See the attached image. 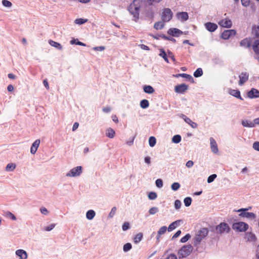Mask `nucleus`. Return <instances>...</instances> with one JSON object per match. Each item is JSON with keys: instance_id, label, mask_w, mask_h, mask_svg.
Instances as JSON below:
<instances>
[{"instance_id": "nucleus-1", "label": "nucleus", "mask_w": 259, "mask_h": 259, "mask_svg": "<svg viewBox=\"0 0 259 259\" xmlns=\"http://www.w3.org/2000/svg\"><path fill=\"white\" fill-rule=\"evenodd\" d=\"M208 233V229L207 228H202L198 231L196 236L193 239V244L196 247V249H198V246L200 244L201 241L204 239L207 235Z\"/></svg>"}, {"instance_id": "nucleus-2", "label": "nucleus", "mask_w": 259, "mask_h": 259, "mask_svg": "<svg viewBox=\"0 0 259 259\" xmlns=\"http://www.w3.org/2000/svg\"><path fill=\"white\" fill-rule=\"evenodd\" d=\"M137 0H134L128 7V10L130 13L133 16V20L137 22L139 19L140 5Z\"/></svg>"}, {"instance_id": "nucleus-3", "label": "nucleus", "mask_w": 259, "mask_h": 259, "mask_svg": "<svg viewBox=\"0 0 259 259\" xmlns=\"http://www.w3.org/2000/svg\"><path fill=\"white\" fill-rule=\"evenodd\" d=\"M193 250V247L191 245H187L183 246L178 252V256L179 258H184L188 256Z\"/></svg>"}, {"instance_id": "nucleus-4", "label": "nucleus", "mask_w": 259, "mask_h": 259, "mask_svg": "<svg viewBox=\"0 0 259 259\" xmlns=\"http://www.w3.org/2000/svg\"><path fill=\"white\" fill-rule=\"evenodd\" d=\"M248 224L242 222L234 223L232 225V229L236 232H245L248 229Z\"/></svg>"}, {"instance_id": "nucleus-5", "label": "nucleus", "mask_w": 259, "mask_h": 259, "mask_svg": "<svg viewBox=\"0 0 259 259\" xmlns=\"http://www.w3.org/2000/svg\"><path fill=\"white\" fill-rule=\"evenodd\" d=\"M215 230L218 233L221 234L228 233L230 231V228L227 223L223 222L215 227Z\"/></svg>"}, {"instance_id": "nucleus-6", "label": "nucleus", "mask_w": 259, "mask_h": 259, "mask_svg": "<svg viewBox=\"0 0 259 259\" xmlns=\"http://www.w3.org/2000/svg\"><path fill=\"white\" fill-rule=\"evenodd\" d=\"M173 13L169 8H164L161 14V18L163 22L169 21L172 17Z\"/></svg>"}, {"instance_id": "nucleus-7", "label": "nucleus", "mask_w": 259, "mask_h": 259, "mask_svg": "<svg viewBox=\"0 0 259 259\" xmlns=\"http://www.w3.org/2000/svg\"><path fill=\"white\" fill-rule=\"evenodd\" d=\"M251 209V207L247 208H240L237 210L238 212H241L239 214V216L242 217H245L248 219H254L256 218V215L253 212H246L247 210Z\"/></svg>"}, {"instance_id": "nucleus-8", "label": "nucleus", "mask_w": 259, "mask_h": 259, "mask_svg": "<svg viewBox=\"0 0 259 259\" xmlns=\"http://www.w3.org/2000/svg\"><path fill=\"white\" fill-rule=\"evenodd\" d=\"M82 173V167L78 166L70 169L68 172L66 174L68 177H75L80 175Z\"/></svg>"}, {"instance_id": "nucleus-9", "label": "nucleus", "mask_w": 259, "mask_h": 259, "mask_svg": "<svg viewBox=\"0 0 259 259\" xmlns=\"http://www.w3.org/2000/svg\"><path fill=\"white\" fill-rule=\"evenodd\" d=\"M236 32L234 29H229L225 30L221 35V37L224 39H228L233 36H235Z\"/></svg>"}, {"instance_id": "nucleus-10", "label": "nucleus", "mask_w": 259, "mask_h": 259, "mask_svg": "<svg viewBox=\"0 0 259 259\" xmlns=\"http://www.w3.org/2000/svg\"><path fill=\"white\" fill-rule=\"evenodd\" d=\"M188 89V86L185 83L175 86V91L177 93L184 94Z\"/></svg>"}, {"instance_id": "nucleus-11", "label": "nucleus", "mask_w": 259, "mask_h": 259, "mask_svg": "<svg viewBox=\"0 0 259 259\" xmlns=\"http://www.w3.org/2000/svg\"><path fill=\"white\" fill-rule=\"evenodd\" d=\"M167 33L174 37H178L182 34L183 32L180 29L176 28H171L167 31Z\"/></svg>"}, {"instance_id": "nucleus-12", "label": "nucleus", "mask_w": 259, "mask_h": 259, "mask_svg": "<svg viewBox=\"0 0 259 259\" xmlns=\"http://www.w3.org/2000/svg\"><path fill=\"white\" fill-rule=\"evenodd\" d=\"M209 140L211 151L213 153L217 154L219 152V149L215 140L212 137L210 138Z\"/></svg>"}, {"instance_id": "nucleus-13", "label": "nucleus", "mask_w": 259, "mask_h": 259, "mask_svg": "<svg viewBox=\"0 0 259 259\" xmlns=\"http://www.w3.org/2000/svg\"><path fill=\"white\" fill-rule=\"evenodd\" d=\"M247 96L250 99L259 97V91L254 88H252L248 93Z\"/></svg>"}, {"instance_id": "nucleus-14", "label": "nucleus", "mask_w": 259, "mask_h": 259, "mask_svg": "<svg viewBox=\"0 0 259 259\" xmlns=\"http://www.w3.org/2000/svg\"><path fill=\"white\" fill-rule=\"evenodd\" d=\"M205 28L209 32H212L218 28V25L214 23L207 22L204 24Z\"/></svg>"}, {"instance_id": "nucleus-15", "label": "nucleus", "mask_w": 259, "mask_h": 259, "mask_svg": "<svg viewBox=\"0 0 259 259\" xmlns=\"http://www.w3.org/2000/svg\"><path fill=\"white\" fill-rule=\"evenodd\" d=\"M228 93L230 95L239 99L241 100H243V99L240 96V92L238 90H234L232 89H229Z\"/></svg>"}, {"instance_id": "nucleus-16", "label": "nucleus", "mask_w": 259, "mask_h": 259, "mask_svg": "<svg viewBox=\"0 0 259 259\" xmlns=\"http://www.w3.org/2000/svg\"><path fill=\"white\" fill-rule=\"evenodd\" d=\"M219 24L223 27L230 28L232 26V23L230 20L225 19L220 21Z\"/></svg>"}, {"instance_id": "nucleus-17", "label": "nucleus", "mask_w": 259, "mask_h": 259, "mask_svg": "<svg viewBox=\"0 0 259 259\" xmlns=\"http://www.w3.org/2000/svg\"><path fill=\"white\" fill-rule=\"evenodd\" d=\"M251 39L250 38H246L242 39L240 42V46L244 47L245 48H248L250 47L251 45Z\"/></svg>"}, {"instance_id": "nucleus-18", "label": "nucleus", "mask_w": 259, "mask_h": 259, "mask_svg": "<svg viewBox=\"0 0 259 259\" xmlns=\"http://www.w3.org/2000/svg\"><path fill=\"white\" fill-rule=\"evenodd\" d=\"M177 16L181 21H187L189 18L188 13L185 12H179L177 13Z\"/></svg>"}, {"instance_id": "nucleus-19", "label": "nucleus", "mask_w": 259, "mask_h": 259, "mask_svg": "<svg viewBox=\"0 0 259 259\" xmlns=\"http://www.w3.org/2000/svg\"><path fill=\"white\" fill-rule=\"evenodd\" d=\"M248 74L247 72H242L239 76L240 80L239 84L240 85L243 84L248 79Z\"/></svg>"}, {"instance_id": "nucleus-20", "label": "nucleus", "mask_w": 259, "mask_h": 259, "mask_svg": "<svg viewBox=\"0 0 259 259\" xmlns=\"http://www.w3.org/2000/svg\"><path fill=\"white\" fill-rule=\"evenodd\" d=\"M16 254L20 259H27V254L26 252L23 249H18L16 251Z\"/></svg>"}, {"instance_id": "nucleus-21", "label": "nucleus", "mask_w": 259, "mask_h": 259, "mask_svg": "<svg viewBox=\"0 0 259 259\" xmlns=\"http://www.w3.org/2000/svg\"><path fill=\"white\" fill-rule=\"evenodd\" d=\"M40 144L39 140H36L32 144L31 148H30V152L31 154H34L36 153L38 147Z\"/></svg>"}, {"instance_id": "nucleus-22", "label": "nucleus", "mask_w": 259, "mask_h": 259, "mask_svg": "<svg viewBox=\"0 0 259 259\" xmlns=\"http://www.w3.org/2000/svg\"><path fill=\"white\" fill-rule=\"evenodd\" d=\"M152 36L154 38H155L156 39H159L160 37H161V38H163L164 39L168 40H170L174 42H175L176 41V40L174 38L170 37V36H166L164 34H160V35L158 34L157 35H153Z\"/></svg>"}, {"instance_id": "nucleus-23", "label": "nucleus", "mask_w": 259, "mask_h": 259, "mask_svg": "<svg viewBox=\"0 0 259 259\" xmlns=\"http://www.w3.org/2000/svg\"><path fill=\"white\" fill-rule=\"evenodd\" d=\"M212 62L214 65H219L220 66H222L224 65V61L222 59L215 57L212 59Z\"/></svg>"}, {"instance_id": "nucleus-24", "label": "nucleus", "mask_w": 259, "mask_h": 259, "mask_svg": "<svg viewBox=\"0 0 259 259\" xmlns=\"http://www.w3.org/2000/svg\"><path fill=\"white\" fill-rule=\"evenodd\" d=\"M245 236L247 240L249 242H255L257 239L255 234L251 232L246 233Z\"/></svg>"}, {"instance_id": "nucleus-25", "label": "nucleus", "mask_w": 259, "mask_h": 259, "mask_svg": "<svg viewBox=\"0 0 259 259\" xmlns=\"http://www.w3.org/2000/svg\"><path fill=\"white\" fill-rule=\"evenodd\" d=\"M241 124L243 126L246 127H254V122H252L251 121L248 120H243L241 121Z\"/></svg>"}, {"instance_id": "nucleus-26", "label": "nucleus", "mask_w": 259, "mask_h": 259, "mask_svg": "<svg viewBox=\"0 0 259 259\" xmlns=\"http://www.w3.org/2000/svg\"><path fill=\"white\" fill-rule=\"evenodd\" d=\"M49 44L52 47L56 48L58 50H62V45L58 42H56L55 41H53L52 40H50L49 41Z\"/></svg>"}, {"instance_id": "nucleus-27", "label": "nucleus", "mask_w": 259, "mask_h": 259, "mask_svg": "<svg viewBox=\"0 0 259 259\" xmlns=\"http://www.w3.org/2000/svg\"><path fill=\"white\" fill-rule=\"evenodd\" d=\"M181 220H177L171 223L168 226L167 229L168 231H171L175 229L178 226L180 225Z\"/></svg>"}, {"instance_id": "nucleus-28", "label": "nucleus", "mask_w": 259, "mask_h": 259, "mask_svg": "<svg viewBox=\"0 0 259 259\" xmlns=\"http://www.w3.org/2000/svg\"><path fill=\"white\" fill-rule=\"evenodd\" d=\"M144 92L147 94H151L154 93L153 88L149 85H145L143 87Z\"/></svg>"}, {"instance_id": "nucleus-29", "label": "nucleus", "mask_w": 259, "mask_h": 259, "mask_svg": "<svg viewBox=\"0 0 259 259\" xmlns=\"http://www.w3.org/2000/svg\"><path fill=\"white\" fill-rule=\"evenodd\" d=\"M174 76H175L176 77L181 76V77H182V78L185 77V78L189 79L191 82H194L193 78L192 77V76L191 75H190L189 74H185V73H180V74H177L174 75Z\"/></svg>"}, {"instance_id": "nucleus-30", "label": "nucleus", "mask_w": 259, "mask_h": 259, "mask_svg": "<svg viewBox=\"0 0 259 259\" xmlns=\"http://www.w3.org/2000/svg\"><path fill=\"white\" fill-rule=\"evenodd\" d=\"M115 134V131L112 128H108L106 131V135L109 138H114Z\"/></svg>"}, {"instance_id": "nucleus-31", "label": "nucleus", "mask_w": 259, "mask_h": 259, "mask_svg": "<svg viewBox=\"0 0 259 259\" xmlns=\"http://www.w3.org/2000/svg\"><path fill=\"white\" fill-rule=\"evenodd\" d=\"M95 211L93 210H89L86 213V217L89 220H92L95 216Z\"/></svg>"}, {"instance_id": "nucleus-32", "label": "nucleus", "mask_w": 259, "mask_h": 259, "mask_svg": "<svg viewBox=\"0 0 259 259\" xmlns=\"http://www.w3.org/2000/svg\"><path fill=\"white\" fill-rule=\"evenodd\" d=\"M143 233H138L134 238V242L135 244L139 243L143 239Z\"/></svg>"}, {"instance_id": "nucleus-33", "label": "nucleus", "mask_w": 259, "mask_h": 259, "mask_svg": "<svg viewBox=\"0 0 259 259\" xmlns=\"http://www.w3.org/2000/svg\"><path fill=\"white\" fill-rule=\"evenodd\" d=\"M160 53L159 55L162 57L167 63H168V59L167 58V55L165 52V51L163 49H160L159 50Z\"/></svg>"}, {"instance_id": "nucleus-34", "label": "nucleus", "mask_w": 259, "mask_h": 259, "mask_svg": "<svg viewBox=\"0 0 259 259\" xmlns=\"http://www.w3.org/2000/svg\"><path fill=\"white\" fill-rule=\"evenodd\" d=\"M252 48L255 53L259 54V40H256L252 45Z\"/></svg>"}, {"instance_id": "nucleus-35", "label": "nucleus", "mask_w": 259, "mask_h": 259, "mask_svg": "<svg viewBox=\"0 0 259 259\" xmlns=\"http://www.w3.org/2000/svg\"><path fill=\"white\" fill-rule=\"evenodd\" d=\"M149 106V101L146 99H143L140 102V106L143 109H146Z\"/></svg>"}, {"instance_id": "nucleus-36", "label": "nucleus", "mask_w": 259, "mask_h": 259, "mask_svg": "<svg viewBox=\"0 0 259 259\" xmlns=\"http://www.w3.org/2000/svg\"><path fill=\"white\" fill-rule=\"evenodd\" d=\"M164 26V23L163 22H157L154 24V27L157 30L162 29Z\"/></svg>"}, {"instance_id": "nucleus-37", "label": "nucleus", "mask_w": 259, "mask_h": 259, "mask_svg": "<svg viewBox=\"0 0 259 259\" xmlns=\"http://www.w3.org/2000/svg\"><path fill=\"white\" fill-rule=\"evenodd\" d=\"M186 123L189 124L192 128H195L197 127V124L196 122L192 121L189 117L185 121Z\"/></svg>"}, {"instance_id": "nucleus-38", "label": "nucleus", "mask_w": 259, "mask_h": 259, "mask_svg": "<svg viewBox=\"0 0 259 259\" xmlns=\"http://www.w3.org/2000/svg\"><path fill=\"white\" fill-rule=\"evenodd\" d=\"M203 71L201 68H197L196 71L194 72V76L195 77H199L202 75Z\"/></svg>"}, {"instance_id": "nucleus-39", "label": "nucleus", "mask_w": 259, "mask_h": 259, "mask_svg": "<svg viewBox=\"0 0 259 259\" xmlns=\"http://www.w3.org/2000/svg\"><path fill=\"white\" fill-rule=\"evenodd\" d=\"M16 168V164L14 163H9L6 167V170L7 171H12Z\"/></svg>"}, {"instance_id": "nucleus-40", "label": "nucleus", "mask_w": 259, "mask_h": 259, "mask_svg": "<svg viewBox=\"0 0 259 259\" xmlns=\"http://www.w3.org/2000/svg\"><path fill=\"white\" fill-rule=\"evenodd\" d=\"M181 136L179 135H175L172 138V142L174 143H179L181 141Z\"/></svg>"}, {"instance_id": "nucleus-41", "label": "nucleus", "mask_w": 259, "mask_h": 259, "mask_svg": "<svg viewBox=\"0 0 259 259\" xmlns=\"http://www.w3.org/2000/svg\"><path fill=\"white\" fill-rule=\"evenodd\" d=\"M70 44L71 45L76 44L77 45L81 46H85L86 45L80 41H79L77 39H73L70 41Z\"/></svg>"}, {"instance_id": "nucleus-42", "label": "nucleus", "mask_w": 259, "mask_h": 259, "mask_svg": "<svg viewBox=\"0 0 259 259\" xmlns=\"http://www.w3.org/2000/svg\"><path fill=\"white\" fill-rule=\"evenodd\" d=\"M156 143V140L154 137H150L149 139V144L151 147H154Z\"/></svg>"}, {"instance_id": "nucleus-43", "label": "nucleus", "mask_w": 259, "mask_h": 259, "mask_svg": "<svg viewBox=\"0 0 259 259\" xmlns=\"http://www.w3.org/2000/svg\"><path fill=\"white\" fill-rule=\"evenodd\" d=\"M132 248V245L130 243H126L123 245V250L126 252L130 251Z\"/></svg>"}, {"instance_id": "nucleus-44", "label": "nucleus", "mask_w": 259, "mask_h": 259, "mask_svg": "<svg viewBox=\"0 0 259 259\" xmlns=\"http://www.w3.org/2000/svg\"><path fill=\"white\" fill-rule=\"evenodd\" d=\"M192 198L190 197H186L184 200V203L186 207L190 206L192 203Z\"/></svg>"}, {"instance_id": "nucleus-45", "label": "nucleus", "mask_w": 259, "mask_h": 259, "mask_svg": "<svg viewBox=\"0 0 259 259\" xmlns=\"http://www.w3.org/2000/svg\"><path fill=\"white\" fill-rule=\"evenodd\" d=\"M88 21L87 19L82 18H78L75 20V23L79 25H81Z\"/></svg>"}, {"instance_id": "nucleus-46", "label": "nucleus", "mask_w": 259, "mask_h": 259, "mask_svg": "<svg viewBox=\"0 0 259 259\" xmlns=\"http://www.w3.org/2000/svg\"><path fill=\"white\" fill-rule=\"evenodd\" d=\"M117 208L115 206L113 207L111 210V211L108 215V218H112L116 212Z\"/></svg>"}, {"instance_id": "nucleus-47", "label": "nucleus", "mask_w": 259, "mask_h": 259, "mask_svg": "<svg viewBox=\"0 0 259 259\" xmlns=\"http://www.w3.org/2000/svg\"><path fill=\"white\" fill-rule=\"evenodd\" d=\"M157 197L156 193L154 192H150L149 193L148 197L150 200H155Z\"/></svg>"}, {"instance_id": "nucleus-48", "label": "nucleus", "mask_w": 259, "mask_h": 259, "mask_svg": "<svg viewBox=\"0 0 259 259\" xmlns=\"http://www.w3.org/2000/svg\"><path fill=\"white\" fill-rule=\"evenodd\" d=\"M180 184L178 182L174 183L171 186V188L173 191H177L180 188Z\"/></svg>"}, {"instance_id": "nucleus-49", "label": "nucleus", "mask_w": 259, "mask_h": 259, "mask_svg": "<svg viewBox=\"0 0 259 259\" xmlns=\"http://www.w3.org/2000/svg\"><path fill=\"white\" fill-rule=\"evenodd\" d=\"M155 185H156V187L159 188H162L163 185L162 180L160 179H157L155 181Z\"/></svg>"}, {"instance_id": "nucleus-50", "label": "nucleus", "mask_w": 259, "mask_h": 259, "mask_svg": "<svg viewBox=\"0 0 259 259\" xmlns=\"http://www.w3.org/2000/svg\"><path fill=\"white\" fill-rule=\"evenodd\" d=\"M2 3V5L6 7L10 8L12 6V3L8 0H3Z\"/></svg>"}, {"instance_id": "nucleus-51", "label": "nucleus", "mask_w": 259, "mask_h": 259, "mask_svg": "<svg viewBox=\"0 0 259 259\" xmlns=\"http://www.w3.org/2000/svg\"><path fill=\"white\" fill-rule=\"evenodd\" d=\"M252 33L256 37L259 36V26H254L252 28Z\"/></svg>"}, {"instance_id": "nucleus-52", "label": "nucleus", "mask_w": 259, "mask_h": 259, "mask_svg": "<svg viewBox=\"0 0 259 259\" xmlns=\"http://www.w3.org/2000/svg\"><path fill=\"white\" fill-rule=\"evenodd\" d=\"M217 176L216 174H212L210 176H209L207 178V183H212L214 179L217 178Z\"/></svg>"}, {"instance_id": "nucleus-53", "label": "nucleus", "mask_w": 259, "mask_h": 259, "mask_svg": "<svg viewBox=\"0 0 259 259\" xmlns=\"http://www.w3.org/2000/svg\"><path fill=\"white\" fill-rule=\"evenodd\" d=\"M158 211V208L156 207H152L149 210L150 214L153 215Z\"/></svg>"}, {"instance_id": "nucleus-54", "label": "nucleus", "mask_w": 259, "mask_h": 259, "mask_svg": "<svg viewBox=\"0 0 259 259\" xmlns=\"http://www.w3.org/2000/svg\"><path fill=\"white\" fill-rule=\"evenodd\" d=\"M191 238V235L189 234H187L185 236L181 239V242L182 243L186 242Z\"/></svg>"}, {"instance_id": "nucleus-55", "label": "nucleus", "mask_w": 259, "mask_h": 259, "mask_svg": "<svg viewBox=\"0 0 259 259\" xmlns=\"http://www.w3.org/2000/svg\"><path fill=\"white\" fill-rule=\"evenodd\" d=\"M167 230V227L166 226H163L161 227L158 231V234L159 235L164 234Z\"/></svg>"}, {"instance_id": "nucleus-56", "label": "nucleus", "mask_w": 259, "mask_h": 259, "mask_svg": "<svg viewBox=\"0 0 259 259\" xmlns=\"http://www.w3.org/2000/svg\"><path fill=\"white\" fill-rule=\"evenodd\" d=\"M182 205L181 201L179 200H176L175 201V207L176 209L180 208Z\"/></svg>"}, {"instance_id": "nucleus-57", "label": "nucleus", "mask_w": 259, "mask_h": 259, "mask_svg": "<svg viewBox=\"0 0 259 259\" xmlns=\"http://www.w3.org/2000/svg\"><path fill=\"white\" fill-rule=\"evenodd\" d=\"M130 224L128 222H124L122 226V229L123 231H126L130 229Z\"/></svg>"}, {"instance_id": "nucleus-58", "label": "nucleus", "mask_w": 259, "mask_h": 259, "mask_svg": "<svg viewBox=\"0 0 259 259\" xmlns=\"http://www.w3.org/2000/svg\"><path fill=\"white\" fill-rule=\"evenodd\" d=\"M6 215L7 217L10 218L12 220L15 221L16 220V217L12 212H11L10 211H8L6 213Z\"/></svg>"}, {"instance_id": "nucleus-59", "label": "nucleus", "mask_w": 259, "mask_h": 259, "mask_svg": "<svg viewBox=\"0 0 259 259\" xmlns=\"http://www.w3.org/2000/svg\"><path fill=\"white\" fill-rule=\"evenodd\" d=\"M55 225H56L55 224H52L46 227L45 228V230L46 231H50L54 228Z\"/></svg>"}, {"instance_id": "nucleus-60", "label": "nucleus", "mask_w": 259, "mask_h": 259, "mask_svg": "<svg viewBox=\"0 0 259 259\" xmlns=\"http://www.w3.org/2000/svg\"><path fill=\"white\" fill-rule=\"evenodd\" d=\"M242 5L245 7L249 6L250 0H241Z\"/></svg>"}, {"instance_id": "nucleus-61", "label": "nucleus", "mask_w": 259, "mask_h": 259, "mask_svg": "<svg viewBox=\"0 0 259 259\" xmlns=\"http://www.w3.org/2000/svg\"><path fill=\"white\" fill-rule=\"evenodd\" d=\"M40 211L42 214L45 215H47L49 213V211L48 210V209L44 207H41L40 208Z\"/></svg>"}, {"instance_id": "nucleus-62", "label": "nucleus", "mask_w": 259, "mask_h": 259, "mask_svg": "<svg viewBox=\"0 0 259 259\" xmlns=\"http://www.w3.org/2000/svg\"><path fill=\"white\" fill-rule=\"evenodd\" d=\"M252 147L254 150L259 151V142L256 141L254 142Z\"/></svg>"}, {"instance_id": "nucleus-63", "label": "nucleus", "mask_w": 259, "mask_h": 259, "mask_svg": "<svg viewBox=\"0 0 259 259\" xmlns=\"http://www.w3.org/2000/svg\"><path fill=\"white\" fill-rule=\"evenodd\" d=\"M255 256L256 259H259V244L256 247Z\"/></svg>"}, {"instance_id": "nucleus-64", "label": "nucleus", "mask_w": 259, "mask_h": 259, "mask_svg": "<svg viewBox=\"0 0 259 259\" xmlns=\"http://www.w3.org/2000/svg\"><path fill=\"white\" fill-rule=\"evenodd\" d=\"M166 259H177V256L174 253L169 254Z\"/></svg>"}]
</instances>
